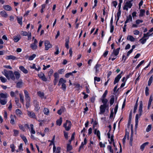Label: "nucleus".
<instances>
[{
  "instance_id": "20",
  "label": "nucleus",
  "mask_w": 153,
  "mask_h": 153,
  "mask_svg": "<svg viewBox=\"0 0 153 153\" xmlns=\"http://www.w3.org/2000/svg\"><path fill=\"white\" fill-rule=\"evenodd\" d=\"M132 16L131 15H130L127 17L126 20L125 22V23L127 24L128 22H132Z\"/></svg>"
},
{
  "instance_id": "2",
  "label": "nucleus",
  "mask_w": 153,
  "mask_h": 153,
  "mask_svg": "<svg viewBox=\"0 0 153 153\" xmlns=\"http://www.w3.org/2000/svg\"><path fill=\"white\" fill-rule=\"evenodd\" d=\"M143 104L142 101H140V103L139 109L138 111L139 114H137L135 117V125L137 126L138 125V119L139 117L141 116L143 112Z\"/></svg>"
},
{
  "instance_id": "7",
  "label": "nucleus",
  "mask_w": 153,
  "mask_h": 153,
  "mask_svg": "<svg viewBox=\"0 0 153 153\" xmlns=\"http://www.w3.org/2000/svg\"><path fill=\"white\" fill-rule=\"evenodd\" d=\"M38 76L42 80L44 81H47V79L45 77V74L43 73L42 72L39 73L38 74Z\"/></svg>"
},
{
  "instance_id": "64",
  "label": "nucleus",
  "mask_w": 153,
  "mask_h": 153,
  "mask_svg": "<svg viewBox=\"0 0 153 153\" xmlns=\"http://www.w3.org/2000/svg\"><path fill=\"white\" fill-rule=\"evenodd\" d=\"M19 151H22L23 150V144L22 143H21L19 146Z\"/></svg>"
},
{
  "instance_id": "5",
  "label": "nucleus",
  "mask_w": 153,
  "mask_h": 153,
  "mask_svg": "<svg viewBox=\"0 0 153 153\" xmlns=\"http://www.w3.org/2000/svg\"><path fill=\"white\" fill-rule=\"evenodd\" d=\"M63 126L66 131H68L71 127V123L70 121L67 120L66 122L64 124Z\"/></svg>"
},
{
  "instance_id": "9",
  "label": "nucleus",
  "mask_w": 153,
  "mask_h": 153,
  "mask_svg": "<svg viewBox=\"0 0 153 153\" xmlns=\"http://www.w3.org/2000/svg\"><path fill=\"white\" fill-rule=\"evenodd\" d=\"M106 105H101L100 106V114H103L105 111Z\"/></svg>"
},
{
  "instance_id": "30",
  "label": "nucleus",
  "mask_w": 153,
  "mask_h": 153,
  "mask_svg": "<svg viewBox=\"0 0 153 153\" xmlns=\"http://www.w3.org/2000/svg\"><path fill=\"white\" fill-rule=\"evenodd\" d=\"M30 132L33 134H34L35 133V131L33 129V124H31L30 125Z\"/></svg>"
},
{
  "instance_id": "26",
  "label": "nucleus",
  "mask_w": 153,
  "mask_h": 153,
  "mask_svg": "<svg viewBox=\"0 0 153 153\" xmlns=\"http://www.w3.org/2000/svg\"><path fill=\"white\" fill-rule=\"evenodd\" d=\"M149 144V143L148 142H145L143 144L140 146V149L142 151H143L144 149V148L147 145Z\"/></svg>"
},
{
  "instance_id": "41",
  "label": "nucleus",
  "mask_w": 153,
  "mask_h": 153,
  "mask_svg": "<svg viewBox=\"0 0 153 153\" xmlns=\"http://www.w3.org/2000/svg\"><path fill=\"white\" fill-rule=\"evenodd\" d=\"M153 79V76H151L149 78L148 82V85L150 86L152 83Z\"/></svg>"
},
{
  "instance_id": "63",
  "label": "nucleus",
  "mask_w": 153,
  "mask_h": 153,
  "mask_svg": "<svg viewBox=\"0 0 153 153\" xmlns=\"http://www.w3.org/2000/svg\"><path fill=\"white\" fill-rule=\"evenodd\" d=\"M107 94H108V91L107 90H106L105 91L104 93H103V94L102 95L101 97L105 98L106 96V95Z\"/></svg>"
},
{
  "instance_id": "27",
  "label": "nucleus",
  "mask_w": 153,
  "mask_h": 153,
  "mask_svg": "<svg viewBox=\"0 0 153 153\" xmlns=\"http://www.w3.org/2000/svg\"><path fill=\"white\" fill-rule=\"evenodd\" d=\"M120 50V48H118L116 50H114L112 54L114 55L115 56H117L119 53Z\"/></svg>"
},
{
  "instance_id": "21",
  "label": "nucleus",
  "mask_w": 153,
  "mask_h": 153,
  "mask_svg": "<svg viewBox=\"0 0 153 153\" xmlns=\"http://www.w3.org/2000/svg\"><path fill=\"white\" fill-rule=\"evenodd\" d=\"M8 96V95L6 93H1L0 94V99L2 98L4 99H6Z\"/></svg>"
},
{
  "instance_id": "61",
  "label": "nucleus",
  "mask_w": 153,
  "mask_h": 153,
  "mask_svg": "<svg viewBox=\"0 0 153 153\" xmlns=\"http://www.w3.org/2000/svg\"><path fill=\"white\" fill-rule=\"evenodd\" d=\"M149 88L148 87H146L145 89V94L146 96H147L149 94Z\"/></svg>"
},
{
  "instance_id": "12",
  "label": "nucleus",
  "mask_w": 153,
  "mask_h": 153,
  "mask_svg": "<svg viewBox=\"0 0 153 153\" xmlns=\"http://www.w3.org/2000/svg\"><path fill=\"white\" fill-rule=\"evenodd\" d=\"M87 143V140L86 138H85L84 139V142L81 143V144L79 147V151H80V149L83 148L84 145L86 144Z\"/></svg>"
},
{
  "instance_id": "62",
  "label": "nucleus",
  "mask_w": 153,
  "mask_h": 153,
  "mask_svg": "<svg viewBox=\"0 0 153 153\" xmlns=\"http://www.w3.org/2000/svg\"><path fill=\"white\" fill-rule=\"evenodd\" d=\"M144 60H142L137 66L136 68H139V67L144 63Z\"/></svg>"
},
{
  "instance_id": "59",
  "label": "nucleus",
  "mask_w": 153,
  "mask_h": 153,
  "mask_svg": "<svg viewBox=\"0 0 153 153\" xmlns=\"http://www.w3.org/2000/svg\"><path fill=\"white\" fill-rule=\"evenodd\" d=\"M61 148L60 147H58L56 148L55 153H60V152Z\"/></svg>"
},
{
  "instance_id": "53",
  "label": "nucleus",
  "mask_w": 153,
  "mask_h": 153,
  "mask_svg": "<svg viewBox=\"0 0 153 153\" xmlns=\"http://www.w3.org/2000/svg\"><path fill=\"white\" fill-rule=\"evenodd\" d=\"M0 79L1 81L3 83H4L7 81L6 79L3 76H1L0 77Z\"/></svg>"
},
{
  "instance_id": "51",
  "label": "nucleus",
  "mask_w": 153,
  "mask_h": 153,
  "mask_svg": "<svg viewBox=\"0 0 153 153\" xmlns=\"http://www.w3.org/2000/svg\"><path fill=\"white\" fill-rule=\"evenodd\" d=\"M17 20L18 23L20 25H22V17L17 18Z\"/></svg>"
},
{
  "instance_id": "34",
  "label": "nucleus",
  "mask_w": 153,
  "mask_h": 153,
  "mask_svg": "<svg viewBox=\"0 0 153 153\" xmlns=\"http://www.w3.org/2000/svg\"><path fill=\"white\" fill-rule=\"evenodd\" d=\"M140 13L139 15V17H142L144 15L145 11L144 10L141 9L140 11Z\"/></svg>"
},
{
  "instance_id": "42",
  "label": "nucleus",
  "mask_w": 153,
  "mask_h": 153,
  "mask_svg": "<svg viewBox=\"0 0 153 153\" xmlns=\"http://www.w3.org/2000/svg\"><path fill=\"white\" fill-rule=\"evenodd\" d=\"M100 78L96 76L94 77V83L95 86H96V81H97V82H99L100 81Z\"/></svg>"
},
{
  "instance_id": "54",
  "label": "nucleus",
  "mask_w": 153,
  "mask_h": 153,
  "mask_svg": "<svg viewBox=\"0 0 153 153\" xmlns=\"http://www.w3.org/2000/svg\"><path fill=\"white\" fill-rule=\"evenodd\" d=\"M38 95L42 98H43L44 97V94L43 92L39 91L38 92Z\"/></svg>"
},
{
  "instance_id": "29",
  "label": "nucleus",
  "mask_w": 153,
  "mask_h": 153,
  "mask_svg": "<svg viewBox=\"0 0 153 153\" xmlns=\"http://www.w3.org/2000/svg\"><path fill=\"white\" fill-rule=\"evenodd\" d=\"M62 118L60 117L59 119L57 120L56 121V124L57 125L60 126L62 123Z\"/></svg>"
},
{
  "instance_id": "3",
  "label": "nucleus",
  "mask_w": 153,
  "mask_h": 153,
  "mask_svg": "<svg viewBox=\"0 0 153 153\" xmlns=\"http://www.w3.org/2000/svg\"><path fill=\"white\" fill-rule=\"evenodd\" d=\"M66 82V80L64 79L63 78H61L59 80L58 85H61V88L64 90H65L66 88V85L65 84Z\"/></svg>"
},
{
  "instance_id": "40",
  "label": "nucleus",
  "mask_w": 153,
  "mask_h": 153,
  "mask_svg": "<svg viewBox=\"0 0 153 153\" xmlns=\"http://www.w3.org/2000/svg\"><path fill=\"white\" fill-rule=\"evenodd\" d=\"M107 149L111 153H114V150L111 146L108 145L107 146Z\"/></svg>"
},
{
  "instance_id": "4",
  "label": "nucleus",
  "mask_w": 153,
  "mask_h": 153,
  "mask_svg": "<svg viewBox=\"0 0 153 153\" xmlns=\"http://www.w3.org/2000/svg\"><path fill=\"white\" fill-rule=\"evenodd\" d=\"M132 6V4L131 2L129 0H126L123 7L124 10H128V9L131 7Z\"/></svg>"
},
{
  "instance_id": "45",
  "label": "nucleus",
  "mask_w": 153,
  "mask_h": 153,
  "mask_svg": "<svg viewBox=\"0 0 153 153\" xmlns=\"http://www.w3.org/2000/svg\"><path fill=\"white\" fill-rule=\"evenodd\" d=\"M65 46L67 49H68L69 48V40L68 39H66L65 40Z\"/></svg>"
},
{
  "instance_id": "43",
  "label": "nucleus",
  "mask_w": 153,
  "mask_h": 153,
  "mask_svg": "<svg viewBox=\"0 0 153 153\" xmlns=\"http://www.w3.org/2000/svg\"><path fill=\"white\" fill-rule=\"evenodd\" d=\"M23 82L22 81H19L16 84V87L18 88H20L22 87Z\"/></svg>"
},
{
  "instance_id": "55",
  "label": "nucleus",
  "mask_w": 153,
  "mask_h": 153,
  "mask_svg": "<svg viewBox=\"0 0 153 153\" xmlns=\"http://www.w3.org/2000/svg\"><path fill=\"white\" fill-rule=\"evenodd\" d=\"M133 33L134 35H138L140 34V31L138 30H136L133 31Z\"/></svg>"
},
{
  "instance_id": "33",
  "label": "nucleus",
  "mask_w": 153,
  "mask_h": 153,
  "mask_svg": "<svg viewBox=\"0 0 153 153\" xmlns=\"http://www.w3.org/2000/svg\"><path fill=\"white\" fill-rule=\"evenodd\" d=\"M11 120H10V123L12 124H14L15 123V121L14 119V116L11 115L10 116Z\"/></svg>"
},
{
  "instance_id": "39",
  "label": "nucleus",
  "mask_w": 153,
  "mask_h": 153,
  "mask_svg": "<svg viewBox=\"0 0 153 153\" xmlns=\"http://www.w3.org/2000/svg\"><path fill=\"white\" fill-rule=\"evenodd\" d=\"M152 125L151 124L147 126L146 129V131L147 132H149L152 129Z\"/></svg>"
},
{
  "instance_id": "23",
  "label": "nucleus",
  "mask_w": 153,
  "mask_h": 153,
  "mask_svg": "<svg viewBox=\"0 0 153 153\" xmlns=\"http://www.w3.org/2000/svg\"><path fill=\"white\" fill-rule=\"evenodd\" d=\"M94 134L97 135L99 140L100 139V133L99 130H97V129H95L94 130Z\"/></svg>"
},
{
  "instance_id": "22",
  "label": "nucleus",
  "mask_w": 153,
  "mask_h": 153,
  "mask_svg": "<svg viewBox=\"0 0 153 153\" xmlns=\"http://www.w3.org/2000/svg\"><path fill=\"white\" fill-rule=\"evenodd\" d=\"M100 100L103 103V105H106V103L108 101V100L105 98L104 97H101Z\"/></svg>"
},
{
  "instance_id": "17",
  "label": "nucleus",
  "mask_w": 153,
  "mask_h": 153,
  "mask_svg": "<svg viewBox=\"0 0 153 153\" xmlns=\"http://www.w3.org/2000/svg\"><path fill=\"white\" fill-rule=\"evenodd\" d=\"M101 65L100 64H97L95 67L96 70V73H98L101 70L100 67Z\"/></svg>"
},
{
  "instance_id": "49",
  "label": "nucleus",
  "mask_w": 153,
  "mask_h": 153,
  "mask_svg": "<svg viewBox=\"0 0 153 153\" xmlns=\"http://www.w3.org/2000/svg\"><path fill=\"white\" fill-rule=\"evenodd\" d=\"M19 97H20V101L22 103H24V98H23V96L22 94H19Z\"/></svg>"
},
{
  "instance_id": "24",
  "label": "nucleus",
  "mask_w": 153,
  "mask_h": 153,
  "mask_svg": "<svg viewBox=\"0 0 153 153\" xmlns=\"http://www.w3.org/2000/svg\"><path fill=\"white\" fill-rule=\"evenodd\" d=\"M132 127L131 126V136L130 139V144L131 146H132V141L133 140V131L132 129Z\"/></svg>"
},
{
  "instance_id": "38",
  "label": "nucleus",
  "mask_w": 153,
  "mask_h": 153,
  "mask_svg": "<svg viewBox=\"0 0 153 153\" xmlns=\"http://www.w3.org/2000/svg\"><path fill=\"white\" fill-rule=\"evenodd\" d=\"M16 114L19 116H20L22 114V112L19 109H17L16 110Z\"/></svg>"
},
{
  "instance_id": "15",
  "label": "nucleus",
  "mask_w": 153,
  "mask_h": 153,
  "mask_svg": "<svg viewBox=\"0 0 153 153\" xmlns=\"http://www.w3.org/2000/svg\"><path fill=\"white\" fill-rule=\"evenodd\" d=\"M19 69L22 71L23 73L25 74H27L28 73V70L26 69L25 67L22 66H21L19 67Z\"/></svg>"
},
{
  "instance_id": "48",
  "label": "nucleus",
  "mask_w": 153,
  "mask_h": 153,
  "mask_svg": "<svg viewBox=\"0 0 153 153\" xmlns=\"http://www.w3.org/2000/svg\"><path fill=\"white\" fill-rule=\"evenodd\" d=\"M36 55L35 54H33L32 55L30 56L29 57L28 59L29 60H32L36 57Z\"/></svg>"
},
{
  "instance_id": "46",
  "label": "nucleus",
  "mask_w": 153,
  "mask_h": 153,
  "mask_svg": "<svg viewBox=\"0 0 153 153\" xmlns=\"http://www.w3.org/2000/svg\"><path fill=\"white\" fill-rule=\"evenodd\" d=\"M30 47L33 50H36L37 48V45L36 44L33 43L31 45Z\"/></svg>"
},
{
  "instance_id": "56",
  "label": "nucleus",
  "mask_w": 153,
  "mask_h": 153,
  "mask_svg": "<svg viewBox=\"0 0 153 153\" xmlns=\"http://www.w3.org/2000/svg\"><path fill=\"white\" fill-rule=\"evenodd\" d=\"M13 132H14L13 135L14 136H17L18 135L19 133V131L16 130H15V129H14L13 130Z\"/></svg>"
},
{
  "instance_id": "28",
  "label": "nucleus",
  "mask_w": 153,
  "mask_h": 153,
  "mask_svg": "<svg viewBox=\"0 0 153 153\" xmlns=\"http://www.w3.org/2000/svg\"><path fill=\"white\" fill-rule=\"evenodd\" d=\"M14 75H15L16 79H19L20 76V74L18 71H16L14 72Z\"/></svg>"
},
{
  "instance_id": "60",
  "label": "nucleus",
  "mask_w": 153,
  "mask_h": 153,
  "mask_svg": "<svg viewBox=\"0 0 153 153\" xmlns=\"http://www.w3.org/2000/svg\"><path fill=\"white\" fill-rule=\"evenodd\" d=\"M20 38L17 37L15 36L13 40L15 42H17L20 40Z\"/></svg>"
},
{
  "instance_id": "35",
  "label": "nucleus",
  "mask_w": 153,
  "mask_h": 153,
  "mask_svg": "<svg viewBox=\"0 0 153 153\" xmlns=\"http://www.w3.org/2000/svg\"><path fill=\"white\" fill-rule=\"evenodd\" d=\"M20 137L22 139V140H23V141L24 142L25 144H26L27 143V140L26 137L23 135H20Z\"/></svg>"
},
{
  "instance_id": "47",
  "label": "nucleus",
  "mask_w": 153,
  "mask_h": 153,
  "mask_svg": "<svg viewBox=\"0 0 153 153\" xmlns=\"http://www.w3.org/2000/svg\"><path fill=\"white\" fill-rule=\"evenodd\" d=\"M49 141L51 142V143L50 144V146L51 145H53V152H55V150L56 149V148L55 146L54 142H53V143H52V141H51L50 140H49Z\"/></svg>"
},
{
  "instance_id": "57",
  "label": "nucleus",
  "mask_w": 153,
  "mask_h": 153,
  "mask_svg": "<svg viewBox=\"0 0 153 153\" xmlns=\"http://www.w3.org/2000/svg\"><path fill=\"white\" fill-rule=\"evenodd\" d=\"M99 145L100 148H105V144L104 143H102L101 142H100Z\"/></svg>"
},
{
  "instance_id": "37",
  "label": "nucleus",
  "mask_w": 153,
  "mask_h": 153,
  "mask_svg": "<svg viewBox=\"0 0 153 153\" xmlns=\"http://www.w3.org/2000/svg\"><path fill=\"white\" fill-rule=\"evenodd\" d=\"M43 112L45 114L48 115L49 113V110L48 108H45L43 110Z\"/></svg>"
},
{
  "instance_id": "16",
  "label": "nucleus",
  "mask_w": 153,
  "mask_h": 153,
  "mask_svg": "<svg viewBox=\"0 0 153 153\" xmlns=\"http://www.w3.org/2000/svg\"><path fill=\"white\" fill-rule=\"evenodd\" d=\"M121 77L122 76L120 75V74H118L115 79L114 82V84H115L116 83L118 82Z\"/></svg>"
},
{
  "instance_id": "19",
  "label": "nucleus",
  "mask_w": 153,
  "mask_h": 153,
  "mask_svg": "<svg viewBox=\"0 0 153 153\" xmlns=\"http://www.w3.org/2000/svg\"><path fill=\"white\" fill-rule=\"evenodd\" d=\"M148 39L145 36L143 35L142 38L140 40V41L142 44H143L146 42L147 40Z\"/></svg>"
},
{
  "instance_id": "10",
  "label": "nucleus",
  "mask_w": 153,
  "mask_h": 153,
  "mask_svg": "<svg viewBox=\"0 0 153 153\" xmlns=\"http://www.w3.org/2000/svg\"><path fill=\"white\" fill-rule=\"evenodd\" d=\"M27 114L30 118H36V115L35 113L33 111H30L27 110Z\"/></svg>"
},
{
  "instance_id": "14",
  "label": "nucleus",
  "mask_w": 153,
  "mask_h": 153,
  "mask_svg": "<svg viewBox=\"0 0 153 153\" xmlns=\"http://www.w3.org/2000/svg\"><path fill=\"white\" fill-rule=\"evenodd\" d=\"M33 103L34 104L35 106V110L36 111H38L39 109L40 108V107L39 106L38 103L36 100H34L33 101Z\"/></svg>"
},
{
  "instance_id": "50",
  "label": "nucleus",
  "mask_w": 153,
  "mask_h": 153,
  "mask_svg": "<svg viewBox=\"0 0 153 153\" xmlns=\"http://www.w3.org/2000/svg\"><path fill=\"white\" fill-rule=\"evenodd\" d=\"M10 148L11 149V152H14L15 151V146L14 144H12L10 145Z\"/></svg>"
},
{
  "instance_id": "44",
  "label": "nucleus",
  "mask_w": 153,
  "mask_h": 153,
  "mask_svg": "<svg viewBox=\"0 0 153 153\" xmlns=\"http://www.w3.org/2000/svg\"><path fill=\"white\" fill-rule=\"evenodd\" d=\"M127 138L128 139V133H126L125 136L123 138V144H124Z\"/></svg>"
},
{
  "instance_id": "36",
  "label": "nucleus",
  "mask_w": 153,
  "mask_h": 153,
  "mask_svg": "<svg viewBox=\"0 0 153 153\" xmlns=\"http://www.w3.org/2000/svg\"><path fill=\"white\" fill-rule=\"evenodd\" d=\"M7 102V99H4V100L0 99V102L2 105H5L6 104Z\"/></svg>"
},
{
  "instance_id": "1",
  "label": "nucleus",
  "mask_w": 153,
  "mask_h": 153,
  "mask_svg": "<svg viewBox=\"0 0 153 153\" xmlns=\"http://www.w3.org/2000/svg\"><path fill=\"white\" fill-rule=\"evenodd\" d=\"M2 73L8 80L11 79L13 80H14L15 79L14 74L12 71H7L6 69H4L2 72Z\"/></svg>"
},
{
  "instance_id": "32",
  "label": "nucleus",
  "mask_w": 153,
  "mask_h": 153,
  "mask_svg": "<svg viewBox=\"0 0 153 153\" xmlns=\"http://www.w3.org/2000/svg\"><path fill=\"white\" fill-rule=\"evenodd\" d=\"M4 9L10 11L12 10L11 7L9 5L3 6Z\"/></svg>"
},
{
  "instance_id": "25",
  "label": "nucleus",
  "mask_w": 153,
  "mask_h": 153,
  "mask_svg": "<svg viewBox=\"0 0 153 153\" xmlns=\"http://www.w3.org/2000/svg\"><path fill=\"white\" fill-rule=\"evenodd\" d=\"M38 68H36V65L35 64H33L32 66L30 67V68L31 69H35L37 71H39L41 69V67L40 66H38Z\"/></svg>"
},
{
  "instance_id": "52",
  "label": "nucleus",
  "mask_w": 153,
  "mask_h": 153,
  "mask_svg": "<svg viewBox=\"0 0 153 153\" xmlns=\"http://www.w3.org/2000/svg\"><path fill=\"white\" fill-rule=\"evenodd\" d=\"M72 148V146L70 145L69 144H68L67 146V151H70L71 150Z\"/></svg>"
},
{
  "instance_id": "58",
  "label": "nucleus",
  "mask_w": 153,
  "mask_h": 153,
  "mask_svg": "<svg viewBox=\"0 0 153 153\" xmlns=\"http://www.w3.org/2000/svg\"><path fill=\"white\" fill-rule=\"evenodd\" d=\"M137 101L134 108V113H135L136 112L137 107Z\"/></svg>"
},
{
  "instance_id": "31",
  "label": "nucleus",
  "mask_w": 153,
  "mask_h": 153,
  "mask_svg": "<svg viewBox=\"0 0 153 153\" xmlns=\"http://www.w3.org/2000/svg\"><path fill=\"white\" fill-rule=\"evenodd\" d=\"M0 14L2 16L5 18L7 17L8 16L6 12L4 10L1 12Z\"/></svg>"
},
{
  "instance_id": "18",
  "label": "nucleus",
  "mask_w": 153,
  "mask_h": 153,
  "mask_svg": "<svg viewBox=\"0 0 153 153\" xmlns=\"http://www.w3.org/2000/svg\"><path fill=\"white\" fill-rule=\"evenodd\" d=\"M16 58L15 56L10 55L7 56L5 57V59L7 60H14L16 59Z\"/></svg>"
},
{
  "instance_id": "6",
  "label": "nucleus",
  "mask_w": 153,
  "mask_h": 153,
  "mask_svg": "<svg viewBox=\"0 0 153 153\" xmlns=\"http://www.w3.org/2000/svg\"><path fill=\"white\" fill-rule=\"evenodd\" d=\"M45 49L46 50H48L51 48L52 46L50 44V42L48 40H45Z\"/></svg>"
},
{
  "instance_id": "8",
  "label": "nucleus",
  "mask_w": 153,
  "mask_h": 153,
  "mask_svg": "<svg viewBox=\"0 0 153 153\" xmlns=\"http://www.w3.org/2000/svg\"><path fill=\"white\" fill-rule=\"evenodd\" d=\"M107 136L108 138L109 139H110V140H108V141L109 142L110 144L112 143L113 145L114 146H115V144L114 143V139H113V136H111V137L110 136V134L109 132H108L107 134Z\"/></svg>"
},
{
  "instance_id": "13",
  "label": "nucleus",
  "mask_w": 153,
  "mask_h": 153,
  "mask_svg": "<svg viewBox=\"0 0 153 153\" xmlns=\"http://www.w3.org/2000/svg\"><path fill=\"white\" fill-rule=\"evenodd\" d=\"M25 96V100L26 101H30V98L29 95L27 91L25 90L24 91Z\"/></svg>"
},
{
  "instance_id": "11",
  "label": "nucleus",
  "mask_w": 153,
  "mask_h": 153,
  "mask_svg": "<svg viewBox=\"0 0 153 153\" xmlns=\"http://www.w3.org/2000/svg\"><path fill=\"white\" fill-rule=\"evenodd\" d=\"M127 39L131 42H134L135 40V38H134L133 36L131 35H128L126 38Z\"/></svg>"
}]
</instances>
